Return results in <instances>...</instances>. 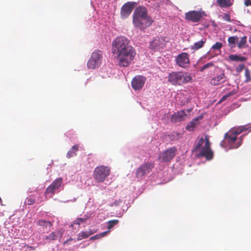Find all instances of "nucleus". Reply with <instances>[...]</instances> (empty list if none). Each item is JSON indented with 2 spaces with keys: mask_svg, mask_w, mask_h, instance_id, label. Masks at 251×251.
I'll list each match as a JSON object with an SVG mask.
<instances>
[{
  "mask_svg": "<svg viewBox=\"0 0 251 251\" xmlns=\"http://www.w3.org/2000/svg\"><path fill=\"white\" fill-rule=\"evenodd\" d=\"M112 52L116 55L118 65L124 67L131 64L136 54L130 40L125 36H118L113 41Z\"/></svg>",
  "mask_w": 251,
  "mask_h": 251,
  "instance_id": "obj_1",
  "label": "nucleus"
},
{
  "mask_svg": "<svg viewBox=\"0 0 251 251\" xmlns=\"http://www.w3.org/2000/svg\"><path fill=\"white\" fill-rule=\"evenodd\" d=\"M191 75L186 72H172L169 74L168 81L175 86H181L192 81Z\"/></svg>",
  "mask_w": 251,
  "mask_h": 251,
  "instance_id": "obj_2",
  "label": "nucleus"
},
{
  "mask_svg": "<svg viewBox=\"0 0 251 251\" xmlns=\"http://www.w3.org/2000/svg\"><path fill=\"white\" fill-rule=\"evenodd\" d=\"M194 150L200 151V155L204 157L207 160H211L213 157V152L210 148V144L207 136L205 138H201L198 142Z\"/></svg>",
  "mask_w": 251,
  "mask_h": 251,
  "instance_id": "obj_3",
  "label": "nucleus"
},
{
  "mask_svg": "<svg viewBox=\"0 0 251 251\" xmlns=\"http://www.w3.org/2000/svg\"><path fill=\"white\" fill-rule=\"evenodd\" d=\"M110 173V168L109 167L100 165L94 169L93 177L96 182H102L109 176Z\"/></svg>",
  "mask_w": 251,
  "mask_h": 251,
  "instance_id": "obj_4",
  "label": "nucleus"
},
{
  "mask_svg": "<svg viewBox=\"0 0 251 251\" xmlns=\"http://www.w3.org/2000/svg\"><path fill=\"white\" fill-rule=\"evenodd\" d=\"M237 140V137L229 130L225 133L224 140L222 141L221 145L225 147V145L227 143L229 149H237L240 146V143H236Z\"/></svg>",
  "mask_w": 251,
  "mask_h": 251,
  "instance_id": "obj_5",
  "label": "nucleus"
},
{
  "mask_svg": "<svg viewBox=\"0 0 251 251\" xmlns=\"http://www.w3.org/2000/svg\"><path fill=\"white\" fill-rule=\"evenodd\" d=\"M102 59V52L100 50H96L92 52L87 62V66L89 69H95L98 67L101 63Z\"/></svg>",
  "mask_w": 251,
  "mask_h": 251,
  "instance_id": "obj_6",
  "label": "nucleus"
},
{
  "mask_svg": "<svg viewBox=\"0 0 251 251\" xmlns=\"http://www.w3.org/2000/svg\"><path fill=\"white\" fill-rule=\"evenodd\" d=\"M176 151V148L175 147L170 148L162 151L160 153L158 159L162 162H169L175 157Z\"/></svg>",
  "mask_w": 251,
  "mask_h": 251,
  "instance_id": "obj_7",
  "label": "nucleus"
},
{
  "mask_svg": "<svg viewBox=\"0 0 251 251\" xmlns=\"http://www.w3.org/2000/svg\"><path fill=\"white\" fill-rule=\"evenodd\" d=\"M154 167L153 164L151 162H146L142 164L136 170L135 176L138 178L142 179V177L149 174Z\"/></svg>",
  "mask_w": 251,
  "mask_h": 251,
  "instance_id": "obj_8",
  "label": "nucleus"
},
{
  "mask_svg": "<svg viewBox=\"0 0 251 251\" xmlns=\"http://www.w3.org/2000/svg\"><path fill=\"white\" fill-rule=\"evenodd\" d=\"M206 14L202 11H190L185 14V18L186 20L193 23L199 22L201 19Z\"/></svg>",
  "mask_w": 251,
  "mask_h": 251,
  "instance_id": "obj_9",
  "label": "nucleus"
},
{
  "mask_svg": "<svg viewBox=\"0 0 251 251\" xmlns=\"http://www.w3.org/2000/svg\"><path fill=\"white\" fill-rule=\"evenodd\" d=\"M132 21L134 26L141 30H144L150 26L153 22L151 17L140 18Z\"/></svg>",
  "mask_w": 251,
  "mask_h": 251,
  "instance_id": "obj_10",
  "label": "nucleus"
},
{
  "mask_svg": "<svg viewBox=\"0 0 251 251\" xmlns=\"http://www.w3.org/2000/svg\"><path fill=\"white\" fill-rule=\"evenodd\" d=\"M63 182L62 177H59L55 179L46 189L45 194L47 196L50 194V197H52L55 192L58 190Z\"/></svg>",
  "mask_w": 251,
  "mask_h": 251,
  "instance_id": "obj_11",
  "label": "nucleus"
},
{
  "mask_svg": "<svg viewBox=\"0 0 251 251\" xmlns=\"http://www.w3.org/2000/svg\"><path fill=\"white\" fill-rule=\"evenodd\" d=\"M136 2L129 1L125 3L121 9L120 15L122 19L127 18L134 9Z\"/></svg>",
  "mask_w": 251,
  "mask_h": 251,
  "instance_id": "obj_12",
  "label": "nucleus"
},
{
  "mask_svg": "<svg viewBox=\"0 0 251 251\" xmlns=\"http://www.w3.org/2000/svg\"><path fill=\"white\" fill-rule=\"evenodd\" d=\"M176 63L179 66L186 68L190 64L189 55L186 52L178 54L176 59Z\"/></svg>",
  "mask_w": 251,
  "mask_h": 251,
  "instance_id": "obj_13",
  "label": "nucleus"
},
{
  "mask_svg": "<svg viewBox=\"0 0 251 251\" xmlns=\"http://www.w3.org/2000/svg\"><path fill=\"white\" fill-rule=\"evenodd\" d=\"M146 80L145 77L142 75H136L133 78L131 81L132 88L135 90L141 89Z\"/></svg>",
  "mask_w": 251,
  "mask_h": 251,
  "instance_id": "obj_14",
  "label": "nucleus"
},
{
  "mask_svg": "<svg viewBox=\"0 0 251 251\" xmlns=\"http://www.w3.org/2000/svg\"><path fill=\"white\" fill-rule=\"evenodd\" d=\"M165 46V42L161 37L154 38L150 43V48L153 50H158Z\"/></svg>",
  "mask_w": 251,
  "mask_h": 251,
  "instance_id": "obj_15",
  "label": "nucleus"
},
{
  "mask_svg": "<svg viewBox=\"0 0 251 251\" xmlns=\"http://www.w3.org/2000/svg\"><path fill=\"white\" fill-rule=\"evenodd\" d=\"M63 232L60 230L51 232L49 235L46 236L43 239L44 244L50 243L52 241L60 239L63 235Z\"/></svg>",
  "mask_w": 251,
  "mask_h": 251,
  "instance_id": "obj_16",
  "label": "nucleus"
},
{
  "mask_svg": "<svg viewBox=\"0 0 251 251\" xmlns=\"http://www.w3.org/2000/svg\"><path fill=\"white\" fill-rule=\"evenodd\" d=\"M150 17L147 12V8L144 6H139L134 11L132 20Z\"/></svg>",
  "mask_w": 251,
  "mask_h": 251,
  "instance_id": "obj_17",
  "label": "nucleus"
},
{
  "mask_svg": "<svg viewBox=\"0 0 251 251\" xmlns=\"http://www.w3.org/2000/svg\"><path fill=\"white\" fill-rule=\"evenodd\" d=\"M226 77L224 73H221L220 74L214 76L210 81L211 85L217 86L221 84L226 81Z\"/></svg>",
  "mask_w": 251,
  "mask_h": 251,
  "instance_id": "obj_18",
  "label": "nucleus"
},
{
  "mask_svg": "<svg viewBox=\"0 0 251 251\" xmlns=\"http://www.w3.org/2000/svg\"><path fill=\"white\" fill-rule=\"evenodd\" d=\"M186 114L185 110H183L175 113L171 117V121L173 123H177L181 122L185 119Z\"/></svg>",
  "mask_w": 251,
  "mask_h": 251,
  "instance_id": "obj_19",
  "label": "nucleus"
},
{
  "mask_svg": "<svg viewBox=\"0 0 251 251\" xmlns=\"http://www.w3.org/2000/svg\"><path fill=\"white\" fill-rule=\"evenodd\" d=\"M201 117H199L192 120L187 125L186 129L189 131H192L196 126L199 124V119H201Z\"/></svg>",
  "mask_w": 251,
  "mask_h": 251,
  "instance_id": "obj_20",
  "label": "nucleus"
},
{
  "mask_svg": "<svg viewBox=\"0 0 251 251\" xmlns=\"http://www.w3.org/2000/svg\"><path fill=\"white\" fill-rule=\"evenodd\" d=\"M94 233V232L92 231L91 230L86 231H81L77 235V240L80 241L83 239L87 238Z\"/></svg>",
  "mask_w": 251,
  "mask_h": 251,
  "instance_id": "obj_21",
  "label": "nucleus"
},
{
  "mask_svg": "<svg viewBox=\"0 0 251 251\" xmlns=\"http://www.w3.org/2000/svg\"><path fill=\"white\" fill-rule=\"evenodd\" d=\"M79 145H75L73 146L71 149L68 151L67 153V157L68 158H70L74 156H75L77 154V151H78Z\"/></svg>",
  "mask_w": 251,
  "mask_h": 251,
  "instance_id": "obj_22",
  "label": "nucleus"
},
{
  "mask_svg": "<svg viewBox=\"0 0 251 251\" xmlns=\"http://www.w3.org/2000/svg\"><path fill=\"white\" fill-rule=\"evenodd\" d=\"M228 58L230 61L236 62H243L247 60V58L236 54H231L228 56Z\"/></svg>",
  "mask_w": 251,
  "mask_h": 251,
  "instance_id": "obj_23",
  "label": "nucleus"
},
{
  "mask_svg": "<svg viewBox=\"0 0 251 251\" xmlns=\"http://www.w3.org/2000/svg\"><path fill=\"white\" fill-rule=\"evenodd\" d=\"M206 39L203 38L201 41L195 43L193 46L191 47V49L193 50H198L202 48L205 43L206 42Z\"/></svg>",
  "mask_w": 251,
  "mask_h": 251,
  "instance_id": "obj_24",
  "label": "nucleus"
},
{
  "mask_svg": "<svg viewBox=\"0 0 251 251\" xmlns=\"http://www.w3.org/2000/svg\"><path fill=\"white\" fill-rule=\"evenodd\" d=\"M217 3L220 7H228L232 5L230 0H217Z\"/></svg>",
  "mask_w": 251,
  "mask_h": 251,
  "instance_id": "obj_25",
  "label": "nucleus"
},
{
  "mask_svg": "<svg viewBox=\"0 0 251 251\" xmlns=\"http://www.w3.org/2000/svg\"><path fill=\"white\" fill-rule=\"evenodd\" d=\"M37 225L39 226H42L43 228L49 227L50 228L52 226V224L51 222L47 221L45 220H39L37 222Z\"/></svg>",
  "mask_w": 251,
  "mask_h": 251,
  "instance_id": "obj_26",
  "label": "nucleus"
},
{
  "mask_svg": "<svg viewBox=\"0 0 251 251\" xmlns=\"http://www.w3.org/2000/svg\"><path fill=\"white\" fill-rule=\"evenodd\" d=\"M246 130V128L243 126H239L238 127H234L231 129V132L234 134L236 137L237 135L241 133L243 131Z\"/></svg>",
  "mask_w": 251,
  "mask_h": 251,
  "instance_id": "obj_27",
  "label": "nucleus"
},
{
  "mask_svg": "<svg viewBox=\"0 0 251 251\" xmlns=\"http://www.w3.org/2000/svg\"><path fill=\"white\" fill-rule=\"evenodd\" d=\"M247 36H244L241 39V40L238 43V44H237V46H238V48L241 49V48L246 47L245 44L247 42Z\"/></svg>",
  "mask_w": 251,
  "mask_h": 251,
  "instance_id": "obj_28",
  "label": "nucleus"
},
{
  "mask_svg": "<svg viewBox=\"0 0 251 251\" xmlns=\"http://www.w3.org/2000/svg\"><path fill=\"white\" fill-rule=\"evenodd\" d=\"M245 75L246 77V79L245 80V82L247 83L251 81V72L248 68L245 69Z\"/></svg>",
  "mask_w": 251,
  "mask_h": 251,
  "instance_id": "obj_29",
  "label": "nucleus"
},
{
  "mask_svg": "<svg viewBox=\"0 0 251 251\" xmlns=\"http://www.w3.org/2000/svg\"><path fill=\"white\" fill-rule=\"evenodd\" d=\"M87 220V218H79L76 219L75 221H74L73 224H72L70 226L73 227L74 224L80 225L81 223H85Z\"/></svg>",
  "mask_w": 251,
  "mask_h": 251,
  "instance_id": "obj_30",
  "label": "nucleus"
},
{
  "mask_svg": "<svg viewBox=\"0 0 251 251\" xmlns=\"http://www.w3.org/2000/svg\"><path fill=\"white\" fill-rule=\"evenodd\" d=\"M119 220H111L108 222V226L107 228L108 229H111L114 226L117 225L119 223Z\"/></svg>",
  "mask_w": 251,
  "mask_h": 251,
  "instance_id": "obj_31",
  "label": "nucleus"
},
{
  "mask_svg": "<svg viewBox=\"0 0 251 251\" xmlns=\"http://www.w3.org/2000/svg\"><path fill=\"white\" fill-rule=\"evenodd\" d=\"M35 202V198L32 197L31 196L28 197L26 198L25 200V203L30 205L33 204Z\"/></svg>",
  "mask_w": 251,
  "mask_h": 251,
  "instance_id": "obj_32",
  "label": "nucleus"
},
{
  "mask_svg": "<svg viewBox=\"0 0 251 251\" xmlns=\"http://www.w3.org/2000/svg\"><path fill=\"white\" fill-rule=\"evenodd\" d=\"M238 37L236 36H231L228 38V42L229 44H235L236 42H237Z\"/></svg>",
  "mask_w": 251,
  "mask_h": 251,
  "instance_id": "obj_33",
  "label": "nucleus"
},
{
  "mask_svg": "<svg viewBox=\"0 0 251 251\" xmlns=\"http://www.w3.org/2000/svg\"><path fill=\"white\" fill-rule=\"evenodd\" d=\"M223 44L221 42H217L212 46V49L214 50H218L222 48Z\"/></svg>",
  "mask_w": 251,
  "mask_h": 251,
  "instance_id": "obj_34",
  "label": "nucleus"
},
{
  "mask_svg": "<svg viewBox=\"0 0 251 251\" xmlns=\"http://www.w3.org/2000/svg\"><path fill=\"white\" fill-rule=\"evenodd\" d=\"M245 69V66L244 64H241L239 66H238L237 67H236V72L238 73H241L244 69Z\"/></svg>",
  "mask_w": 251,
  "mask_h": 251,
  "instance_id": "obj_35",
  "label": "nucleus"
},
{
  "mask_svg": "<svg viewBox=\"0 0 251 251\" xmlns=\"http://www.w3.org/2000/svg\"><path fill=\"white\" fill-rule=\"evenodd\" d=\"M213 66V64L212 62L208 63L204 65H203L201 68V71H202L203 70Z\"/></svg>",
  "mask_w": 251,
  "mask_h": 251,
  "instance_id": "obj_36",
  "label": "nucleus"
},
{
  "mask_svg": "<svg viewBox=\"0 0 251 251\" xmlns=\"http://www.w3.org/2000/svg\"><path fill=\"white\" fill-rule=\"evenodd\" d=\"M73 241H74L75 242V240L74 239H73L72 238H70L69 239H67V240L63 242V245H69V244H70V242Z\"/></svg>",
  "mask_w": 251,
  "mask_h": 251,
  "instance_id": "obj_37",
  "label": "nucleus"
},
{
  "mask_svg": "<svg viewBox=\"0 0 251 251\" xmlns=\"http://www.w3.org/2000/svg\"><path fill=\"white\" fill-rule=\"evenodd\" d=\"M100 238V236L99 234H97L95 236H93L90 237V240H94L99 239Z\"/></svg>",
  "mask_w": 251,
  "mask_h": 251,
  "instance_id": "obj_38",
  "label": "nucleus"
},
{
  "mask_svg": "<svg viewBox=\"0 0 251 251\" xmlns=\"http://www.w3.org/2000/svg\"><path fill=\"white\" fill-rule=\"evenodd\" d=\"M244 4L246 6H249L251 5V0H245Z\"/></svg>",
  "mask_w": 251,
  "mask_h": 251,
  "instance_id": "obj_39",
  "label": "nucleus"
},
{
  "mask_svg": "<svg viewBox=\"0 0 251 251\" xmlns=\"http://www.w3.org/2000/svg\"><path fill=\"white\" fill-rule=\"evenodd\" d=\"M227 97H228L227 95H224V96L222 97L221 99L220 100L219 102H222V101H225Z\"/></svg>",
  "mask_w": 251,
  "mask_h": 251,
  "instance_id": "obj_40",
  "label": "nucleus"
},
{
  "mask_svg": "<svg viewBox=\"0 0 251 251\" xmlns=\"http://www.w3.org/2000/svg\"><path fill=\"white\" fill-rule=\"evenodd\" d=\"M243 140V136H240L239 138L236 141V143H240V145H241L242 142Z\"/></svg>",
  "mask_w": 251,
  "mask_h": 251,
  "instance_id": "obj_41",
  "label": "nucleus"
},
{
  "mask_svg": "<svg viewBox=\"0 0 251 251\" xmlns=\"http://www.w3.org/2000/svg\"><path fill=\"white\" fill-rule=\"evenodd\" d=\"M108 231H105V232H102L99 234L100 236V238H101V237H104L108 233Z\"/></svg>",
  "mask_w": 251,
  "mask_h": 251,
  "instance_id": "obj_42",
  "label": "nucleus"
},
{
  "mask_svg": "<svg viewBox=\"0 0 251 251\" xmlns=\"http://www.w3.org/2000/svg\"><path fill=\"white\" fill-rule=\"evenodd\" d=\"M225 19L226 20V21H227L228 22H230V17L228 15H227L225 16Z\"/></svg>",
  "mask_w": 251,
  "mask_h": 251,
  "instance_id": "obj_43",
  "label": "nucleus"
},
{
  "mask_svg": "<svg viewBox=\"0 0 251 251\" xmlns=\"http://www.w3.org/2000/svg\"><path fill=\"white\" fill-rule=\"evenodd\" d=\"M120 202H122V201L121 200H119L118 201H115L114 202V204H115V205H117Z\"/></svg>",
  "mask_w": 251,
  "mask_h": 251,
  "instance_id": "obj_44",
  "label": "nucleus"
},
{
  "mask_svg": "<svg viewBox=\"0 0 251 251\" xmlns=\"http://www.w3.org/2000/svg\"><path fill=\"white\" fill-rule=\"evenodd\" d=\"M226 95L228 96V97L231 96L232 95H233V93L230 92H229L228 94H226Z\"/></svg>",
  "mask_w": 251,
  "mask_h": 251,
  "instance_id": "obj_45",
  "label": "nucleus"
},
{
  "mask_svg": "<svg viewBox=\"0 0 251 251\" xmlns=\"http://www.w3.org/2000/svg\"><path fill=\"white\" fill-rule=\"evenodd\" d=\"M192 110V109H188L187 110V112H190Z\"/></svg>",
  "mask_w": 251,
  "mask_h": 251,
  "instance_id": "obj_46",
  "label": "nucleus"
}]
</instances>
